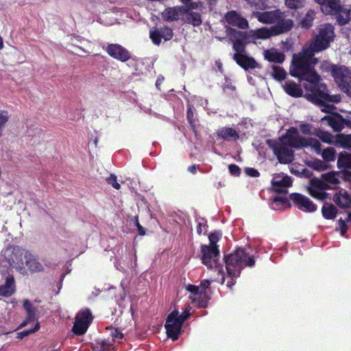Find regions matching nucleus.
I'll return each mask as SVG.
<instances>
[{
	"label": "nucleus",
	"mask_w": 351,
	"mask_h": 351,
	"mask_svg": "<svg viewBox=\"0 0 351 351\" xmlns=\"http://www.w3.org/2000/svg\"><path fill=\"white\" fill-rule=\"evenodd\" d=\"M303 88L305 90L304 97L312 104L325 107L322 112H330L335 109L333 105L328 103H339L341 100L340 95H330L327 86L321 82V77L317 75V78L311 79L307 82H304Z\"/></svg>",
	"instance_id": "obj_1"
},
{
	"label": "nucleus",
	"mask_w": 351,
	"mask_h": 351,
	"mask_svg": "<svg viewBox=\"0 0 351 351\" xmlns=\"http://www.w3.org/2000/svg\"><path fill=\"white\" fill-rule=\"evenodd\" d=\"M223 261L228 276H239L243 268L252 267L256 263L254 256L243 247H237L232 253L225 254Z\"/></svg>",
	"instance_id": "obj_2"
},
{
	"label": "nucleus",
	"mask_w": 351,
	"mask_h": 351,
	"mask_svg": "<svg viewBox=\"0 0 351 351\" xmlns=\"http://www.w3.org/2000/svg\"><path fill=\"white\" fill-rule=\"evenodd\" d=\"M312 56L311 52L309 55L302 53L294 54L289 69L290 75L299 78L301 81L304 80L305 82L312 78H317L318 73L310 62V58Z\"/></svg>",
	"instance_id": "obj_3"
},
{
	"label": "nucleus",
	"mask_w": 351,
	"mask_h": 351,
	"mask_svg": "<svg viewBox=\"0 0 351 351\" xmlns=\"http://www.w3.org/2000/svg\"><path fill=\"white\" fill-rule=\"evenodd\" d=\"M335 36V28L332 25L329 23L320 25L317 28V33L313 37L309 46L311 55L328 49L331 42L334 40Z\"/></svg>",
	"instance_id": "obj_4"
},
{
	"label": "nucleus",
	"mask_w": 351,
	"mask_h": 351,
	"mask_svg": "<svg viewBox=\"0 0 351 351\" xmlns=\"http://www.w3.org/2000/svg\"><path fill=\"white\" fill-rule=\"evenodd\" d=\"M191 306L187 305L184 311L180 315L178 310H173L170 314L168 315L165 328L166 329L167 335L172 341H176L179 338V335L182 331V326L183 323L190 317Z\"/></svg>",
	"instance_id": "obj_5"
},
{
	"label": "nucleus",
	"mask_w": 351,
	"mask_h": 351,
	"mask_svg": "<svg viewBox=\"0 0 351 351\" xmlns=\"http://www.w3.org/2000/svg\"><path fill=\"white\" fill-rule=\"evenodd\" d=\"M266 143L269 147L272 149L280 163L289 164L293 161V151L289 149L281 138L278 140L268 139Z\"/></svg>",
	"instance_id": "obj_6"
},
{
	"label": "nucleus",
	"mask_w": 351,
	"mask_h": 351,
	"mask_svg": "<svg viewBox=\"0 0 351 351\" xmlns=\"http://www.w3.org/2000/svg\"><path fill=\"white\" fill-rule=\"evenodd\" d=\"M202 261L208 269H216L223 274L222 267L219 263V250L218 246L203 245L201 247Z\"/></svg>",
	"instance_id": "obj_7"
},
{
	"label": "nucleus",
	"mask_w": 351,
	"mask_h": 351,
	"mask_svg": "<svg viewBox=\"0 0 351 351\" xmlns=\"http://www.w3.org/2000/svg\"><path fill=\"white\" fill-rule=\"evenodd\" d=\"M29 250L24 249L19 245H14L12 247L10 255L8 256V262L10 265L14 267L17 271L24 274L25 273V262L23 258L26 259L27 253Z\"/></svg>",
	"instance_id": "obj_8"
},
{
	"label": "nucleus",
	"mask_w": 351,
	"mask_h": 351,
	"mask_svg": "<svg viewBox=\"0 0 351 351\" xmlns=\"http://www.w3.org/2000/svg\"><path fill=\"white\" fill-rule=\"evenodd\" d=\"M93 319L92 313L89 309L80 311L75 317V321L72 328L73 332L80 336L84 335Z\"/></svg>",
	"instance_id": "obj_9"
},
{
	"label": "nucleus",
	"mask_w": 351,
	"mask_h": 351,
	"mask_svg": "<svg viewBox=\"0 0 351 351\" xmlns=\"http://www.w3.org/2000/svg\"><path fill=\"white\" fill-rule=\"evenodd\" d=\"M289 197L294 205L303 212L313 213L317 208V206L308 197L302 194L293 193L290 195Z\"/></svg>",
	"instance_id": "obj_10"
},
{
	"label": "nucleus",
	"mask_w": 351,
	"mask_h": 351,
	"mask_svg": "<svg viewBox=\"0 0 351 351\" xmlns=\"http://www.w3.org/2000/svg\"><path fill=\"white\" fill-rule=\"evenodd\" d=\"M280 138L286 139L287 145L291 148H304L305 138L300 136L298 130L295 127H291Z\"/></svg>",
	"instance_id": "obj_11"
},
{
	"label": "nucleus",
	"mask_w": 351,
	"mask_h": 351,
	"mask_svg": "<svg viewBox=\"0 0 351 351\" xmlns=\"http://www.w3.org/2000/svg\"><path fill=\"white\" fill-rule=\"evenodd\" d=\"M326 14L332 16L339 25H344L351 20V8L341 5L340 2L336 5L334 11H329Z\"/></svg>",
	"instance_id": "obj_12"
},
{
	"label": "nucleus",
	"mask_w": 351,
	"mask_h": 351,
	"mask_svg": "<svg viewBox=\"0 0 351 351\" xmlns=\"http://www.w3.org/2000/svg\"><path fill=\"white\" fill-rule=\"evenodd\" d=\"M106 51L110 57L123 62L131 58L130 51L119 44H109L106 47Z\"/></svg>",
	"instance_id": "obj_13"
},
{
	"label": "nucleus",
	"mask_w": 351,
	"mask_h": 351,
	"mask_svg": "<svg viewBox=\"0 0 351 351\" xmlns=\"http://www.w3.org/2000/svg\"><path fill=\"white\" fill-rule=\"evenodd\" d=\"M224 19L227 23L239 29H245L249 27L247 20L234 10L228 12L225 14Z\"/></svg>",
	"instance_id": "obj_14"
},
{
	"label": "nucleus",
	"mask_w": 351,
	"mask_h": 351,
	"mask_svg": "<svg viewBox=\"0 0 351 351\" xmlns=\"http://www.w3.org/2000/svg\"><path fill=\"white\" fill-rule=\"evenodd\" d=\"M186 9L184 6H174L166 8L162 14V18L168 22L178 21L181 16H184Z\"/></svg>",
	"instance_id": "obj_15"
},
{
	"label": "nucleus",
	"mask_w": 351,
	"mask_h": 351,
	"mask_svg": "<svg viewBox=\"0 0 351 351\" xmlns=\"http://www.w3.org/2000/svg\"><path fill=\"white\" fill-rule=\"evenodd\" d=\"M233 60L245 71L261 67L254 58L247 56L246 53L233 56Z\"/></svg>",
	"instance_id": "obj_16"
},
{
	"label": "nucleus",
	"mask_w": 351,
	"mask_h": 351,
	"mask_svg": "<svg viewBox=\"0 0 351 351\" xmlns=\"http://www.w3.org/2000/svg\"><path fill=\"white\" fill-rule=\"evenodd\" d=\"M25 265L30 273H39L45 270L43 265L38 261L36 255L31 252L27 253Z\"/></svg>",
	"instance_id": "obj_17"
},
{
	"label": "nucleus",
	"mask_w": 351,
	"mask_h": 351,
	"mask_svg": "<svg viewBox=\"0 0 351 351\" xmlns=\"http://www.w3.org/2000/svg\"><path fill=\"white\" fill-rule=\"evenodd\" d=\"M323 121H327L328 125H330L335 131L340 132L343 128L346 123V119L342 115L336 113L335 114L326 115L323 119Z\"/></svg>",
	"instance_id": "obj_18"
},
{
	"label": "nucleus",
	"mask_w": 351,
	"mask_h": 351,
	"mask_svg": "<svg viewBox=\"0 0 351 351\" xmlns=\"http://www.w3.org/2000/svg\"><path fill=\"white\" fill-rule=\"evenodd\" d=\"M264 58L270 62L282 64L285 60L284 53L279 51L275 48H271L264 51Z\"/></svg>",
	"instance_id": "obj_19"
},
{
	"label": "nucleus",
	"mask_w": 351,
	"mask_h": 351,
	"mask_svg": "<svg viewBox=\"0 0 351 351\" xmlns=\"http://www.w3.org/2000/svg\"><path fill=\"white\" fill-rule=\"evenodd\" d=\"M282 87L285 93L293 97L298 98L304 96L301 86L293 81H286Z\"/></svg>",
	"instance_id": "obj_20"
},
{
	"label": "nucleus",
	"mask_w": 351,
	"mask_h": 351,
	"mask_svg": "<svg viewBox=\"0 0 351 351\" xmlns=\"http://www.w3.org/2000/svg\"><path fill=\"white\" fill-rule=\"evenodd\" d=\"M292 184V179L291 177L286 176H284L282 179L277 180H274L272 181V186L274 187V191L278 193H287V190L282 188H286L291 186Z\"/></svg>",
	"instance_id": "obj_21"
},
{
	"label": "nucleus",
	"mask_w": 351,
	"mask_h": 351,
	"mask_svg": "<svg viewBox=\"0 0 351 351\" xmlns=\"http://www.w3.org/2000/svg\"><path fill=\"white\" fill-rule=\"evenodd\" d=\"M15 291L14 279L12 276H8L4 285H0V295L9 297Z\"/></svg>",
	"instance_id": "obj_22"
},
{
	"label": "nucleus",
	"mask_w": 351,
	"mask_h": 351,
	"mask_svg": "<svg viewBox=\"0 0 351 351\" xmlns=\"http://www.w3.org/2000/svg\"><path fill=\"white\" fill-rule=\"evenodd\" d=\"M217 135L219 138L226 141H230L231 138L237 141L239 138L237 132L234 129L228 127H223L218 130Z\"/></svg>",
	"instance_id": "obj_23"
},
{
	"label": "nucleus",
	"mask_w": 351,
	"mask_h": 351,
	"mask_svg": "<svg viewBox=\"0 0 351 351\" xmlns=\"http://www.w3.org/2000/svg\"><path fill=\"white\" fill-rule=\"evenodd\" d=\"M332 199L341 208H349L351 205V197L346 191L343 193H336Z\"/></svg>",
	"instance_id": "obj_24"
},
{
	"label": "nucleus",
	"mask_w": 351,
	"mask_h": 351,
	"mask_svg": "<svg viewBox=\"0 0 351 351\" xmlns=\"http://www.w3.org/2000/svg\"><path fill=\"white\" fill-rule=\"evenodd\" d=\"M186 23L198 27L202 23V16L199 12H191L184 14Z\"/></svg>",
	"instance_id": "obj_25"
},
{
	"label": "nucleus",
	"mask_w": 351,
	"mask_h": 351,
	"mask_svg": "<svg viewBox=\"0 0 351 351\" xmlns=\"http://www.w3.org/2000/svg\"><path fill=\"white\" fill-rule=\"evenodd\" d=\"M323 217L326 219H334L337 214V208L332 204L324 203L322 208Z\"/></svg>",
	"instance_id": "obj_26"
},
{
	"label": "nucleus",
	"mask_w": 351,
	"mask_h": 351,
	"mask_svg": "<svg viewBox=\"0 0 351 351\" xmlns=\"http://www.w3.org/2000/svg\"><path fill=\"white\" fill-rule=\"evenodd\" d=\"M226 32L228 35L230 36H234L236 38L237 35L241 37L240 38L245 43V45L250 43V39L252 38L251 31L250 32L237 31V29L229 27H227Z\"/></svg>",
	"instance_id": "obj_27"
},
{
	"label": "nucleus",
	"mask_w": 351,
	"mask_h": 351,
	"mask_svg": "<svg viewBox=\"0 0 351 351\" xmlns=\"http://www.w3.org/2000/svg\"><path fill=\"white\" fill-rule=\"evenodd\" d=\"M256 17L263 23L271 24L276 21L277 15L274 12H257Z\"/></svg>",
	"instance_id": "obj_28"
},
{
	"label": "nucleus",
	"mask_w": 351,
	"mask_h": 351,
	"mask_svg": "<svg viewBox=\"0 0 351 351\" xmlns=\"http://www.w3.org/2000/svg\"><path fill=\"white\" fill-rule=\"evenodd\" d=\"M338 168H349L351 169V153L346 152H340L337 160Z\"/></svg>",
	"instance_id": "obj_29"
},
{
	"label": "nucleus",
	"mask_w": 351,
	"mask_h": 351,
	"mask_svg": "<svg viewBox=\"0 0 351 351\" xmlns=\"http://www.w3.org/2000/svg\"><path fill=\"white\" fill-rule=\"evenodd\" d=\"M334 144L345 149H351V134H338Z\"/></svg>",
	"instance_id": "obj_30"
},
{
	"label": "nucleus",
	"mask_w": 351,
	"mask_h": 351,
	"mask_svg": "<svg viewBox=\"0 0 351 351\" xmlns=\"http://www.w3.org/2000/svg\"><path fill=\"white\" fill-rule=\"evenodd\" d=\"M245 43L239 38H235L232 40V49L235 51L233 56L243 55L246 53Z\"/></svg>",
	"instance_id": "obj_31"
},
{
	"label": "nucleus",
	"mask_w": 351,
	"mask_h": 351,
	"mask_svg": "<svg viewBox=\"0 0 351 351\" xmlns=\"http://www.w3.org/2000/svg\"><path fill=\"white\" fill-rule=\"evenodd\" d=\"M252 38L257 39H267L272 36L270 29L262 27L256 30H252Z\"/></svg>",
	"instance_id": "obj_32"
},
{
	"label": "nucleus",
	"mask_w": 351,
	"mask_h": 351,
	"mask_svg": "<svg viewBox=\"0 0 351 351\" xmlns=\"http://www.w3.org/2000/svg\"><path fill=\"white\" fill-rule=\"evenodd\" d=\"M23 308L27 312V317L29 319H32L33 322L36 319V314L38 310L34 307L29 300H25L23 301Z\"/></svg>",
	"instance_id": "obj_33"
},
{
	"label": "nucleus",
	"mask_w": 351,
	"mask_h": 351,
	"mask_svg": "<svg viewBox=\"0 0 351 351\" xmlns=\"http://www.w3.org/2000/svg\"><path fill=\"white\" fill-rule=\"evenodd\" d=\"M308 194L313 198L324 201L328 198V193L325 191H322L321 190L316 189L313 187V186L310 185L307 189Z\"/></svg>",
	"instance_id": "obj_34"
},
{
	"label": "nucleus",
	"mask_w": 351,
	"mask_h": 351,
	"mask_svg": "<svg viewBox=\"0 0 351 351\" xmlns=\"http://www.w3.org/2000/svg\"><path fill=\"white\" fill-rule=\"evenodd\" d=\"M310 185L313 186V187L316 189L321 190L322 191L332 188L331 186L328 185L322 178L321 180L317 178H312L310 181Z\"/></svg>",
	"instance_id": "obj_35"
},
{
	"label": "nucleus",
	"mask_w": 351,
	"mask_h": 351,
	"mask_svg": "<svg viewBox=\"0 0 351 351\" xmlns=\"http://www.w3.org/2000/svg\"><path fill=\"white\" fill-rule=\"evenodd\" d=\"M315 12V11L310 10H308L305 16L301 21V26L304 28L308 29L313 25Z\"/></svg>",
	"instance_id": "obj_36"
},
{
	"label": "nucleus",
	"mask_w": 351,
	"mask_h": 351,
	"mask_svg": "<svg viewBox=\"0 0 351 351\" xmlns=\"http://www.w3.org/2000/svg\"><path fill=\"white\" fill-rule=\"evenodd\" d=\"M324 3H319L322 12L324 14L328 13L329 11L335 10V7L340 3L341 0H325Z\"/></svg>",
	"instance_id": "obj_37"
},
{
	"label": "nucleus",
	"mask_w": 351,
	"mask_h": 351,
	"mask_svg": "<svg viewBox=\"0 0 351 351\" xmlns=\"http://www.w3.org/2000/svg\"><path fill=\"white\" fill-rule=\"evenodd\" d=\"M324 3H319L322 12L324 14L328 13L329 11L335 10V7L340 3L341 0H325Z\"/></svg>",
	"instance_id": "obj_38"
},
{
	"label": "nucleus",
	"mask_w": 351,
	"mask_h": 351,
	"mask_svg": "<svg viewBox=\"0 0 351 351\" xmlns=\"http://www.w3.org/2000/svg\"><path fill=\"white\" fill-rule=\"evenodd\" d=\"M271 68L273 69L272 76L275 80L281 81L286 78L287 72L282 67L274 65Z\"/></svg>",
	"instance_id": "obj_39"
},
{
	"label": "nucleus",
	"mask_w": 351,
	"mask_h": 351,
	"mask_svg": "<svg viewBox=\"0 0 351 351\" xmlns=\"http://www.w3.org/2000/svg\"><path fill=\"white\" fill-rule=\"evenodd\" d=\"M97 348L99 351H114L113 341L109 339H104L97 342Z\"/></svg>",
	"instance_id": "obj_40"
},
{
	"label": "nucleus",
	"mask_w": 351,
	"mask_h": 351,
	"mask_svg": "<svg viewBox=\"0 0 351 351\" xmlns=\"http://www.w3.org/2000/svg\"><path fill=\"white\" fill-rule=\"evenodd\" d=\"M186 119L192 130L196 133L195 120L194 118V108L192 106L188 105L187 106Z\"/></svg>",
	"instance_id": "obj_41"
},
{
	"label": "nucleus",
	"mask_w": 351,
	"mask_h": 351,
	"mask_svg": "<svg viewBox=\"0 0 351 351\" xmlns=\"http://www.w3.org/2000/svg\"><path fill=\"white\" fill-rule=\"evenodd\" d=\"M336 150L333 147H327L322 152V156L323 159L326 162L334 161L335 157Z\"/></svg>",
	"instance_id": "obj_42"
},
{
	"label": "nucleus",
	"mask_w": 351,
	"mask_h": 351,
	"mask_svg": "<svg viewBox=\"0 0 351 351\" xmlns=\"http://www.w3.org/2000/svg\"><path fill=\"white\" fill-rule=\"evenodd\" d=\"M322 142L332 144L334 136L328 132L319 130L318 132L315 134Z\"/></svg>",
	"instance_id": "obj_43"
},
{
	"label": "nucleus",
	"mask_w": 351,
	"mask_h": 351,
	"mask_svg": "<svg viewBox=\"0 0 351 351\" xmlns=\"http://www.w3.org/2000/svg\"><path fill=\"white\" fill-rule=\"evenodd\" d=\"M309 146L313 147L317 151V152H319L321 151V143L316 138H305L304 147H307Z\"/></svg>",
	"instance_id": "obj_44"
},
{
	"label": "nucleus",
	"mask_w": 351,
	"mask_h": 351,
	"mask_svg": "<svg viewBox=\"0 0 351 351\" xmlns=\"http://www.w3.org/2000/svg\"><path fill=\"white\" fill-rule=\"evenodd\" d=\"M149 37L154 45H159L161 43L162 38L159 29H151L149 32Z\"/></svg>",
	"instance_id": "obj_45"
},
{
	"label": "nucleus",
	"mask_w": 351,
	"mask_h": 351,
	"mask_svg": "<svg viewBox=\"0 0 351 351\" xmlns=\"http://www.w3.org/2000/svg\"><path fill=\"white\" fill-rule=\"evenodd\" d=\"M322 178L324 179V180L326 182V183H328V185L337 184L339 182L337 174L334 172H330L323 174Z\"/></svg>",
	"instance_id": "obj_46"
},
{
	"label": "nucleus",
	"mask_w": 351,
	"mask_h": 351,
	"mask_svg": "<svg viewBox=\"0 0 351 351\" xmlns=\"http://www.w3.org/2000/svg\"><path fill=\"white\" fill-rule=\"evenodd\" d=\"M305 0H285V5L289 9H299L304 7Z\"/></svg>",
	"instance_id": "obj_47"
},
{
	"label": "nucleus",
	"mask_w": 351,
	"mask_h": 351,
	"mask_svg": "<svg viewBox=\"0 0 351 351\" xmlns=\"http://www.w3.org/2000/svg\"><path fill=\"white\" fill-rule=\"evenodd\" d=\"M309 166L315 170L317 171H324L327 169L328 165L325 163V162L322 161L320 159H315L313 160Z\"/></svg>",
	"instance_id": "obj_48"
},
{
	"label": "nucleus",
	"mask_w": 351,
	"mask_h": 351,
	"mask_svg": "<svg viewBox=\"0 0 351 351\" xmlns=\"http://www.w3.org/2000/svg\"><path fill=\"white\" fill-rule=\"evenodd\" d=\"M341 65L330 64L328 62L324 61L322 63L321 69L326 72L330 73L332 77H334V70L338 69L337 67H340Z\"/></svg>",
	"instance_id": "obj_49"
},
{
	"label": "nucleus",
	"mask_w": 351,
	"mask_h": 351,
	"mask_svg": "<svg viewBox=\"0 0 351 351\" xmlns=\"http://www.w3.org/2000/svg\"><path fill=\"white\" fill-rule=\"evenodd\" d=\"M39 329H40V324L38 322H37V323L36 324L35 326L33 328L29 329V330H25L18 332L16 337L19 339H22L24 337L37 332Z\"/></svg>",
	"instance_id": "obj_50"
},
{
	"label": "nucleus",
	"mask_w": 351,
	"mask_h": 351,
	"mask_svg": "<svg viewBox=\"0 0 351 351\" xmlns=\"http://www.w3.org/2000/svg\"><path fill=\"white\" fill-rule=\"evenodd\" d=\"M159 30L161 32L162 38H164L165 40L168 41L172 39L173 36V32L171 27L165 26L160 28Z\"/></svg>",
	"instance_id": "obj_51"
},
{
	"label": "nucleus",
	"mask_w": 351,
	"mask_h": 351,
	"mask_svg": "<svg viewBox=\"0 0 351 351\" xmlns=\"http://www.w3.org/2000/svg\"><path fill=\"white\" fill-rule=\"evenodd\" d=\"M106 182L110 184L115 189H120L121 185L117 182V176L114 174H110V176L106 179Z\"/></svg>",
	"instance_id": "obj_52"
},
{
	"label": "nucleus",
	"mask_w": 351,
	"mask_h": 351,
	"mask_svg": "<svg viewBox=\"0 0 351 351\" xmlns=\"http://www.w3.org/2000/svg\"><path fill=\"white\" fill-rule=\"evenodd\" d=\"M300 131L302 132V133L304 135L315 134L314 133L312 132V131H311L312 126L309 123H302L300 125Z\"/></svg>",
	"instance_id": "obj_53"
},
{
	"label": "nucleus",
	"mask_w": 351,
	"mask_h": 351,
	"mask_svg": "<svg viewBox=\"0 0 351 351\" xmlns=\"http://www.w3.org/2000/svg\"><path fill=\"white\" fill-rule=\"evenodd\" d=\"M219 238H220V237L218 233H217V232L210 233L208 236V239H209V241H210V244L208 245L209 246H218L217 245V243L219 241Z\"/></svg>",
	"instance_id": "obj_54"
},
{
	"label": "nucleus",
	"mask_w": 351,
	"mask_h": 351,
	"mask_svg": "<svg viewBox=\"0 0 351 351\" xmlns=\"http://www.w3.org/2000/svg\"><path fill=\"white\" fill-rule=\"evenodd\" d=\"M346 222H348L347 220L345 221L343 220L342 219H340L338 221V228L342 236H343L348 231V226Z\"/></svg>",
	"instance_id": "obj_55"
},
{
	"label": "nucleus",
	"mask_w": 351,
	"mask_h": 351,
	"mask_svg": "<svg viewBox=\"0 0 351 351\" xmlns=\"http://www.w3.org/2000/svg\"><path fill=\"white\" fill-rule=\"evenodd\" d=\"M228 170L231 175L234 176H239L241 174V169L239 167L234 164L228 165Z\"/></svg>",
	"instance_id": "obj_56"
},
{
	"label": "nucleus",
	"mask_w": 351,
	"mask_h": 351,
	"mask_svg": "<svg viewBox=\"0 0 351 351\" xmlns=\"http://www.w3.org/2000/svg\"><path fill=\"white\" fill-rule=\"evenodd\" d=\"M208 226L206 224V221H204V219H202L200 221H198L197 226V233L199 235H201L203 230L206 231V228Z\"/></svg>",
	"instance_id": "obj_57"
},
{
	"label": "nucleus",
	"mask_w": 351,
	"mask_h": 351,
	"mask_svg": "<svg viewBox=\"0 0 351 351\" xmlns=\"http://www.w3.org/2000/svg\"><path fill=\"white\" fill-rule=\"evenodd\" d=\"M110 335L112 336V341L116 339H121L123 337V333L117 328H111Z\"/></svg>",
	"instance_id": "obj_58"
},
{
	"label": "nucleus",
	"mask_w": 351,
	"mask_h": 351,
	"mask_svg": "<svg viewBox=\"0 0 351 351\" xmlns=\"http://www.w3.org/2000/svg\"><path fill=\"white\" fill-rule=\"evenodd\" d=\"M273 201L276 203H280L282 205L289 204V199L285 195H277L274 197Z\"/></svg>",
	"instance_id": "obj_59"
},
{
	"label": "nucleus",
	"mask_w": 351,
	"mask_h": 351,
	"mask_svg": "<svg viewBox=\"0 0 351 351\" xmlns=\"http://www.w3.org/2000/svg\"><path fill=\"white\" fill-rule=\"evenodd\" d=\"M270 30L271 33H272V36L279 35L286 32V28L282 27L278 24L270 28Z\"/></svg>",
	"instance_id": "obj_60"
},
{
	"label": "nucleus",
	"mask_w": 351,
	"mask_h": 351,
	"mask_svg": "<svg viewBox=\"0 0 351 351\" xmlns=\"http://www.w3.org/2000/svg\"><path fill=\"white\" fill-rule=\"evenodd\" d=\"M245 172L247 176L252 178H257L260 176V173L254 168L247 167L245 169Z\"/></svg>",
	"instance_id": "obj_61"
},
{
	"label": "nucleus",
	"mask_w": 351,
	"mask_h": 351,
	"mask_svg": "<svg viewBox=\"0 0 351 351\" xmlns=\"http://www.w3.org/2000/svg\"><path fill=\"white\" fill-rule=\"evenodd\" d=\"M292 21L287 20V21H282L279 23H278V25H279L280 27L286 28V32L290 30L292 27Z\"/></svg>",
	"instance_id": "obj_62"
},
{
	"label": "nucleus",
	"mask_w": 351,
	"mask_h": 351,
	"mask_svg": "<svg viewBox=\"0 0 351 351\" xmlns=\"http://www.w3.org/2000/svg\"><path fill=\"white\" fill-rule=\"evenodd\" d=\"M184 5V8L186 9V13L193 12L192 10L193 9H196L198 7L197 3L196 2H191V1L189 3Z\"/></svg>",
	"instance_id": "obj_63"
},
{
	"label": "nucleus",
	"mask_w": 351,
	"mask_h": 351,
	"mask_svg": "<svg viewBox=\"0 0 351 351\" xmlns=\"http://www.w3.org/2000/svg\"><path fill=\"white\" fill-rule=\"evenodd\" d=\"M187 291L193 294H198L199 293V287L193 285H189L186 287Z\"/></svg>",
	"instance_id": "obj_64"
}]
</instances>
